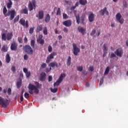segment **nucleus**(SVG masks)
<instances>
[{"label": "nucleus", "mask_w": 128, "mask_h": 128, "mask_svg": "<svg viewBox=\"0 0 128 128\" xmlns=\"http://www.w3.org/2000/svg\"><path fill=\"white\" fill-rule=\"evenodd\" d=\"M19 24H22V26H26V20L24 19H20L19 21Z\"/></svg>", "instance_id": "29"}, {"label": "nucleus", "mask_w": 128, "mask_h": 128, "mask_svg": "<svg viewBox=\"0 0 128 128\" xmlns=\"http://www.w3.org/2000/svg\"><path fill=\"white\" fill-rule=\"evenodd\" d=\"M8 104H10V100L0 96V106H2L3 108H7Z\"/></svg>", "instance_id": "3"}, {"label": "nucleus", "mask_w": 128, "mask_h": 128, "mask_svg": "<svg viewBox=\"0 0 128 128\" xmlns=\"http://www.w3.org/2000/svg\"><path fill=\"white\" fill-rule=\"evenodd\" d=\"M103 48H104V52H108V47H106V44H104L103 46Z\"/></svg>", "instance_id": "39"}, {"label": "nucleus", "mask_w": 128, "mask_h": 128, "mask_svg": "<svg viewBox=\"0 0 128 128\" xmlns=\"http://www.w3.org/2000/svg\"><path fill=\"white\" fill-rule=\"evenodd\" d=\"M8 50V45L5 44L2 48L1 51L3 52H6Z\"/></svg>", "instance_id": "19"}, {"label": "nucleus", "mask_w": 128, "mask_h": 128, "mask_svg": "<svg viewBox=\"0 0 128 128\" xmlns=\"http://www.w3.org/2000/svg\"><path fill=\"white\" fill-rule=\"evenodd\" d=\"M52 50V46L50 45L48 46V52H50Z\"/></svg>", "instance_id": "43"}, {"label": "nucleus", "mask_w": 128, "mask_h": 128, "mask_svg": "<svg viewBox=\"0 0 128 128\" xmlns=\"http://www.w3.org/2000/svg\"><path fill=\"white\" fill-rule=\"evenodd\" d=\"M6 60L7 64L10 63V54H6Z\"/></svg>", "instance_id": "23"}, {"label": "nucleus", "mask_w": 128, "mask_h": 128, "mask_svg": "<svg viewBox=\"0 0 128 128\" xmlns=\"http://www.w3.org/2000/svg\"><path fill=\"white\" fill-rule=\"evenodd\" d=\"M28 8L30 12H32L33 10H35L36 8V0L29 1Z\"/></svg>", "instance_id": "4"}, {"label": "nucleus", "mask_w": 128, "mask_h": 128, "mask_svg": "<svg viewBox=\"0 0 128 128\" xmlns=\"http://www.w3.org/2000/svg\"><path fill=\"white\" fill-rule=\"evenodd\" d=\"M11 70L14 72H16V66H12L11 68Z\"/></svg>", "instance_id": "48"}, {"label": "nucleus", "mask_w": 128, "mask_h": 128, "mask_svg": "<svg viewBox=\"0 0 128 128\" xmlns=\"http://www.w3.org/2000/svg\"><path fill=\"white\" fill-rule=\"evenodd\" d=\"M100 34V31H98V32L96 33V36H98Z\"/></svg>", "instance_id": "63"}, {"label": "nucleus", "mask_w": 128, "mask_h": 128, "mask_svg": "<svg viewBox=\"0 0 128 128\" xmlns=\"http://www.w3.org/2000/svg\"><path fill=\"white\" fill-rule=\"evenodd\" d=\"M124 52L122 51L121 49H117L115 52L114 54L117 56H119V58H122V54Z\"/></svg>", "instance_id": "12"}, {"label": "nucleus", "mask_w": 128, "mask_h": 128, "mask_svg": "<svg viewBox=\"0 0 128 128\" xmlns=\"http://www.w3.org/2000/svg\"><path fill=\"white\" fill-rule=\"evenodd\" d=\"M11 50H18V44L14 42H13L10 46Z\"/></svg>", "instance_id": "13"}, {"label": "nucleus", "mask_w": 128, "mask_h": 128, "mask_svg": "<svg viewBox=\"0 0 128 128\" xmlns=\"http://www.w3.org/2000/svg\"><path fill=\"white\" fill-rule=\"evenodd\" d=\"M83 74H84V76H86V74H88V72H86V70H84Z\"/></svg>", "instance_id": "60"}, {"label": "nucleus", "mask_w": 128, "mask_h": 128, "mask_svg": "<svg viewBox=\"0 0 128 128\" xmlns=\"http://www.w3.org/2000/svg\"><path fill=\"white\" fill-rule=\"evenodd\" d=\"M6 38L7 40H12V32H8L6 34Z\"/></svg>", "instance_id": "22"}, {"label": "nucleus", "mask_w": 128, "mask_h": 128, "mask_svg": "<svg viewBox=\"0 0 128 128\" xmlns=\"http://www.w3.org/2000/svg\"><path fill=\"white\" fill-rule=\"evenodd\" d=\"M116 58V54L112 53V54H111L110 56V58Z\"/></svg>", "instance_id": "49"}, {"label": "nucleus", "mask_w": 128, "mask_h": 128, "mask_svg": "<svg viewBox=\"0 0 128 128\" xmlns=\"http://www.w3.org/2000/svg\"><path fill=\"white\" fill-rule=\"evenodd\" d=\"M37 42H38V44H41L42 46H44V40L43 39L37 40Z\"/></svg>", "instance_id": "28"}, {"label": "nucleus", "mask_w": 128, "mask_h": 128, "mask_svg": "<svg viewBox=\"0 0 128 128\" xmlns=\"http://www.w3.org/2000/svg\"><path fill=\"white\" fill-rule=\"evenodd\" d=\"M2 40L4 42L6 40V35L4 33L2 34Z\"/></svg>", "instance_id": "32"}, {"label": "nucleus", "mask_w": 128, "mask_h": 128, "mask_svg": "<svg viewBox=\"0 0 128 128\" xmlns=\"http://www.w3.org/2000/svg\"><path fill=\"white\" fill-rule=\"evenodd\" d=\"M29 33L30 34L34 33V28H30Z\"/></svg>", "instance_id": "47"}, {"label": "nucleus", "mask_w": 128, "mask_h": 128, "mask_svg": "<svg viewBox=\"0 0 128 128\" xmlns=\"http://www.w3.org/2000/svg\"><path fill=\"white\" fill-rule=\"evenodd\" d=\"M24 96L26 98H30V94L26 92L24 94Z\"/></svg>", "instance_id": "46"}, {"label": "nucleus", "mask_w": 128, "mask_h": 128, "mask_svg": "<svg viewBox=\"0 0 128 128\" xmlns=\"http://www.w3.org/2000/svg\"><path fill=\"white\" fill-rule=\"evenodd\" d=\"M116 19L120 24H124V19L122 18V14H120V13H118L116 14Z\"/></svg>", "instance_id": "11"}, {"label": "nucleus", "mask_w": 128, "mask_h": 128, "mask_svg": "<svg viewBox=\"0 0 128 128\" xmlns=\"http://www.w3.org/2000/svg\"><path fill=\"white\" fill-rule=\"evenodd\" d=\"M48 82H52V76H48Z\"/></svg>", "instance_id": "54"}, {"label": "nucleus", "mask_w": 128, "mask_h": 128, "mask_svg": "<svg viewBox=\"0 0 128 128\" xmlns=\"http://www.w3.org/2000/svg\"><path fill=\"white\" fill-rule=\"evenodd\" d=\"M36 18H38L39 20H42L44 18V11L40 10L38 15H36Z\"/></svg>", "instance_id": "16"}, {"label": "nucleus", "mask_w": 128, "mask_h": 128, "mask_svg": "<svg viewBox=\"0 0 128 128\" xmlns=\"http://www.w3.org/2000/svg\"><path fill=\"white\" fill-rule=\"evenodd\" d=\"M50 16L49 14H47L45 18V22L48 24L50 22Z\"/></svg>", "instance_id": "24"}, {"label": "nucleus", "mask_w": 128, "mask_h": 128, "mask_svg": "<svg viewBox=\"0 0 128 128\" xmlns=\"http://www.w3.org/2000/svg\"><path fill=\"white\" fill-rule=\"evenodd\" d=\"M28 54L24 55V58L25 60H28Z\"/></svg>", "instance_id": "50"}, {"label": "nucleus", "mask_w": 128, "mask_h": 128, "mask_svg": "<svg viewBox=\"0 0 128 128\" xmlns=\"http://www.w3.org/2000/svg\"><path fill=\"white\" fill-rule=\"evenodd\" d=\"M22 14H28V9L24 8L22 10Z\"/></svg>", "instance_id": "37"}, {"label": "nucleus", "mask_w": 128, "mask_h": 128, "mask_svg": "<svg viewBox=\"0 0 128 128\" xmlns=\"http://www.w3.org/2000/svg\"><path fill=\"white\" fill-rule=\"evenodd\" d=\"M46 66V63H43L41 65V68H44Z\"/></svg>", "instance_id": "45"}, {"label": "nucleus", "mask_w": 128, "mask_h": 128, "mask_svg": "<svg viewBox=\"0 0 128 128\" xmlns=\"http://www.w3.org/2000/svg\"><path fill=\"white\" fill-rule=\"evenodd\" d=\"M18 41L20 44H22V38H18Z\"/></svg>", "instance_id": "51"}, {"label": "nucleus", "mask_w": 128, "mask_h": 128, "mask_svg": "<svg viewBox=\"0 0 128 128\" xmlns=\"http://www.w3.org/2000/svg\"><path fill=\"white\" fill-rule=\"evenodd\" d=\"M25 26L26 28H28V21H26L25 22Z\"/></svg>", "instance_id": "58"}, {"label": "nucleus", "mask_w": 128, "mask_h": 128, "mask_svg": "<svg viewBox=\"0 0 128 128\" xmlns=\"http://www.w3.org/2000/svg\"><path fill=\"white\" fill-rule=\"evenodd\" d=\"M34 44H36V40H31L30 46L32 48H34Z\"/></svg>", "instance_id": "30"}, {"label": "nucleus", "mask_w": 128, "mask_h": 128, "mask_svg": "<svg viewBox=\"0 0 128 128\" xmlns=\"http://www.w3.org/2000/svg\"><path fill=\"white\" fill-rule=\"evenodd\" d=\"M3 14L5 18H6V16H10V17L9 18L10 20H12L14 18V14H16V10H8V12L6 7L4 6L3 8Z\"/></svg>", "instance_id": "2"}, {"label": "nucleus", "mask_w": 128, "mask_h": 128, "mask_svg": "<svg viewBox=\"0 0 128 128\" xmlns=\"http://www.w3.org/2000/svg\"><path fill=\"white\" fill-rule=\"evenodd\" d=\"M64 78H66V74H61L58 79L57 80L56 82L54 83V86H60V84L62 82Z\"/></svg>", "instance_id": "7"}, {"label": "nucleus", "mask_w": 128, "mask_h": 128, "mask_svg": "<svg viewBox=\"0 0 128 128\" xmlns=\"http://www.w3.org/2000/svg\"><path fill=\"white\" fill-rule=\"evenodd\" d=\"M72 46L74 50L73 54L74 56H78V52H80V49L78 48V46H76V45L75 44H72Z\"/></svg>", "instance_id": "8"}, {"label": "nucleus", "mask_w": 128, "mask_h": 128, "mask_svg": "<svg viewBox=\"0 0 128 128\" xmlns=\"http://www.w3.org/2000/svg\"><path fill=\"white\" fill-rule=\"evenodd\" d=\"M100 12L101 14V16H104V14H106V16H108V9H106V8H104L102 10H100Z\"/></svg>", "instance_id": "14"}, {"label": "nucleus", "mask_w": 128, "mask_h": 128, "mask_svg": "<svg viewBox=\"0 0 128 128\" xmlns=\"http://www.w3.org/2000/svg\"><path fill=\"white\" fill-rule=\"evenodd\" d=\"M124 8H126L128 5L126 4V1H124L123 2Z\"/></svg>", "instance_id": "55"}, {"label": "nucleus", "mask_w": 128, "mask_h": 128, "mask_svg": "<svg viewBox=\"0 0 128 128\" xmlns=\"http://www.w3.org/2000/svg\"><path fill=\"white\" fill-rule=\"evenodd\" d=\"M18 20H20V15L17 16L14 19V24H16V22H18Z\"/></svg>", "instance_id": "35"}, {"label": "nucleus", "mask_w": 128, "mask_h": 128, "mask_svg": "<svg viewBox=\"0 0 128 128\" xmlns=\"http://www.w3.org/2000/svg\"><path fill=\"white\" fill-rule=\"evenodd\" d=\"M62 24L63 26H65L68 28L69 26H72V21L70 20H67L66 21H64L62 23Z\"/></svg>", "instance_id": "15"}, {"label": "nucleus", "mask_w": 128, "mask_h": 128, "mask_svg": "<svg viewBox=\"0 0 128 128\" xmlns=\"http://www.w3.org/2000/svg\"><path fill=\"white\" fill-rule=\"evenodd\" d=\"M55 55L56 53L54 52L51 53L50 55H48L46 60V64H50V60L54 58Z\"/></svg>", "instance_id": "10"}, {"label": "nucleus", "mask_w": 128, "mask_h": 128, "mask_svg": "<svg viewBox=\"0 0 128 128\" xmlns=\"http://www.w3.org/2000/svg\"><path fill=\"white\" fill-rule=\"evenodd\" d=\"M104 78L102 77V78L100 80L99 86H102V84H104Z\"/></svg>", "instance_id": "41"}, {"label": "nucleus", "mask_w": 128, "mask_h": 128, "mask_svg": "<svg viewBox=\"0 0 128 128\" xmlns=\"http://www.w3.org/2000/svg\"><path fill=\"white\" fill-rule=\"evenodd\" d=\"M37 40H42V35H40L38 36V38Z\"/></svg>", "instance_id": "62"}, {"label": "nucleus", "mask_w": 128, "mask_h": 128, "mask_svg": "<svg viewBox=\"0 0 128 128\" xmlns=\"http://www.w3.org/2000/svg\"><path fill=\"white\" fill-rule=\"evenodd\" d=\"M78 30L80 32H81L83 35L84 34V32H86V29L82 27H78Z\"/></svg>", "instance_id": "21"}, {"label": "nucleus", "mask_w": 128, "mask_h": 128, "mask_svg": "<svg viewBox=\"0 0 128 128\" xmlns=\"http://www.w3.org/2000/svg\"><path fill=\"white\" fill-rule=\"evenodd\" d=\"M83 68L82 66H79L77 67V70L78 72H82Z\"/></svg>", "instance_id": "40"}, {"label": "nucleus", "mask_w": 128, "mask_h": 128, "mask_svg": "<svg viewBox=\"0 0 128 128\" xmlns=\"http://www.w3.org/2000/svg\"><path fill=\"white\" fill-rule=\"evenodd\" d=\"M9 2L7 3V8L10 10L12 8V0H8Z\"/></svg>", "instance_id": "25"}, {"label": "nucleus", "mask_w": 128, "mask_h": 128, "mask_svg": "<svg viewBox=\"0 0 128 128\" xmlns=\"http://www.w3.org/2000/svg\"><path fill=\"white\" fill-rule=\"evenodd\" d=\"M94 34H96V30H92V31L90 32V36H94Z\"/></svg>", "instance_id": "52"}, {"label": "nucleus", "mask_w": 128, "mask_h": 128, "mask_svg": "<svg viewBox=\"0 0 128 128\" xmlns=\"http://www.w3.org/2000/svg\"><path fill=\"white\" fill-rule=\"evenodd\" d=\"M20 102H24V96L23 95H20Z\"/></svg>", "instance_id": "56"}, {"label": "nucleus", "mask_w": 128, "mask_h": 128, "mask_svg": "<svg viewBox=\"0 0 128 128\" xmlns=\"http://www.w3.org/2000/svg\"><path fill=\"white\" fill-rule=\"evenodd\" d=\"M43 34L45 36H46V34H48V29L46 28V27H44V28Z\"/></svg>", "instance_id": "36"}, {"label": "nucleus", "mask_w": 128, "mask_h": 128, "mask_svg": "<svg viewBox=\"0 0 128 128\" xmlns=\"http://www.w3.org/2000/svg\"><path fill=\"white\" fill-rule=\"evenodd\" d=\"M58 62H54L50 63L49 64V66H50V68H54V66H56V68H58Z\"/></svg>", "instance_id": "20"}, {"label": "nucleus", "mask_w": 128, "mask_h": 128, "mask_svg": "<svg viewBox=\"0 0 128 128\" xmlns=\"http://www.w3.org/2000/svg\"><path fill=\"white\" fill-rule=\"evenodd\" d=\"M50 90L52 92H53L54 94H56L58 92V88H50Z\"/></svg>", "instance_id": "33"}, {"label": "nucleus", "mask_w": 128, "mask_h": 128, "mask_svg": "<svg viewBox=\"0 0 128 128\" xmlns=\"http://www.w3.org/2000/svg\"><path fill=\"white\" fill-rule=\"evenodd\" d=\"M24 44H28V38L26 37L24 38Z\"/></svg>", "instance_id": "57"}, {"label": "nucleus", "mask_w": 128, "mask_h": 128, "mask_svg": "<svg viewBox=\"0 0 128 128\" xmlns=\"http://www.w3.org/2000/svg\"><path fill=\"white\" fill-rule=\"evenodd\" d=\"M7 92L9 96L12 94V89L10 88H8L7 90Z\"/></svg>", "instance_id": "44"}, {"label": "nucleus", "mask_w": 128, "mask_h": 128, "mask_svg": "<svg viewBox=\"0 0 128 128\" xmlns=\"http://www.w3.org/2000/svg\"><path fill=\"white\" fill-rule=\"evenodd\" d=\"M46 73H44V72L41 73L40 74V80L41 82H44V80H46Z\"/></svg>", "instance_id": "18"}, {"label": "nucleus", "mask_w": 128, "mask_h": 128, "mask_svg": "<svg viewBox=\"0 0 128 128\" xmlns=\"http://www.w3.org/2000/svg\"><path fill=\"white\" fill-rule=\"evenodd\" d=\"M76 6H73L70 8L71 10H74L76 8Z\"/></svg>", "instance_id": "61"}, {"label": "nucleus", "mask_w": 128, "mask_h": 128, "mask_svg": "<svg viewBox=\"0 0 128 128\" xmlns=\"http://www.w3.org/2000/svg\"><path fill=\"white\" fill-rule=\"evenodd\" d=\"M88 20L90 22H92L94 20V14L92 12H88Z\"/></svg>", "instance_id": "9"}, {"label": "nucleus", "mask_w": 128, "mask_h": 128, "mask_svg": "<svg viewBox=\"0 0 128 128\" xmlns=\"http://www.w3.org/2000/svg\"><path fill=\"white\" fill-rule=\"evenodd\" d=\"M34 84L36 86L33 85L31 84H28V92L30 94H34V92L36 94H38L40 92V90L38 88H40V84L38 83V82H35Z\"/></svg>", "instance_id": "1"}, {"label": "nucleus", "mask_w": 128, "mask_h": 128, "mask_svg": "<svg viewBox=\"0 0 128 128\" xmlns=\"http://www.w3.org/2000/svg\"><path fill=\"white\" fill-rule=\"evenodd\" d=\"M23 72L26 74V78H30V72L28 71V68H24Z\"/></svg>", "instance_id": "17"}, {"label": "nucleus", "mask_w": 128, "mask_h": 128, "mask_svg": "<svg viewBox=\"0 0 128 128\" xmlns=\"http://www.w3.org/2000/svg\"><path fill=\"white\" fill-rule=\"evenodd\" d=\"M75 17L78 24H80V22L82 23V24H84V16H82L80 18V14H75Z\"/></svg>", "instance_id": "5"}, {"label": "nucleus", "mask_w": 128, "mask_h": 128, "mask_svg": "<svg viewBox=\"0 0 128 128\" xmlns=\"http://www.w3.org/2000/svg\"><path fill=\"white\" fill-rule=\"evenodd\" d=\"M89 70L91 71V72H93L94 70V67L92 66H90L89 68Z\"/></svg>", "instance_id": "59"}, {"label": "nucleus", "mask_w": 128, "mask_h": 128, "mask_svg": "<svg viewBox=\"0 0 128 128\" xmlns=\"http://www.w3.org/2000/svg\"><path fill=\"white\" fill-rule=\"evenodd\" d=\"M42 30V26L40 25V26H38L36 28V30L38 32H40V30Z\"/></svg>", "instance_id": "34"}, {"label": "nucleus", "mask_w": 128, "mask_h": 128, "mask_svg": "<svg viewBox=\"0 0 128 128\" xmlns=\"http://www.w3.org/2000/svg\"><path fill=\"white\" fill-rule=\"evenodd\" d=\"M66 46L64 44H62L61 48H64Z\"/></svg>", "instance_id": "64"}, {"label": "nucleus", "mask_w": 128, "mask_h": 128, "mask_svg": "<svg viewBox=\"0 0 128 128\" xmlns=\"http://www.w3.org/2000/svg\"><path fill=\"white\" fill-rule=\"evenodd\" d=\"M64 20H66V18H68V16L66 13H64L62 14Z\"/></svg>", "instance_id": "38"}, {"label": "nucleus", "mask_w": 128, "mask_h": 128, "mask_svg": "<svg viewBox=\"0 0 128 128\" xmlns=\"http://www.w3.org/2000/svg\"><path fill=\"white\" fill-rule=\"evenodd\" d=\"M24 50L28 54H32V53L34 52V50H32V48L28 44L26 45L24 47Z\"/></svg>", "instance_id": "6"}, {"label": "nucleus", "mask_w": 128, "mask_h": 128, "mask_svg": "<svg viewBox=\"0 0 128 128\" xmlns=\"http://www.w3.org/2000/svg\"><path fill=\"white\" fill-rule=\"evenodd\" d=\"M60 8H58L56 12V16H60Z\"/></svg>", "instance_id": "42"}, {"label": "nucleus", "mask_w": 128, "mask_h": 128, "mask_svg": "<svg viewBox=\"0 0 128 128\" xmlns=\"http://www.w3.org/2000/svg\"><path fill=\"white\" fill-rule=\"evenodd\" d=\"M64 32L67 33L68 32V28H64Z\"/></svg>", "instance_id": "53"}, {"label": "nucleus", "mask_w": 128, "mask_h": 128, "mask_svg": "<svg viewBox=\"0 0 128 128\" xmlns=\"http://www.w3.org/2000/svg\"><path fill=\"white\" fill-rule=\"evenodd\" d=\"M108 72H110V67L108 66L106 68L105 72H104V76H108Z\"/></svg>", "instance_id": "31"}, {"label": "nucleus", "mask_w": 128, "mask_h": 128, "mask_svg": "<svg viewBox=\"0 0 128 128\" xmlns=\"http://www.w3.org/2000/svg\"><path fill=\"white\" fill-rule=\"evenodd\" d=\"M16 86L18 88H20L22 86V79L19 78L17 82Z\"/></svg>", "instance_id": "27"}, {"label": "nucleus", "mask_w": 128, "mask_h": 128, "mask_svg": "<svg viewBox=\"0 0 128 128\" xmlns=\"http://www.w3.org/2000/svg\"><path fill=\"white\" fill-rule=\"evenodd\" d=\"M79 2L80 4H82V6H85L88 4V1H86V0H80Z\"/></svg>", "instance_id": "26"}]
</instances>
